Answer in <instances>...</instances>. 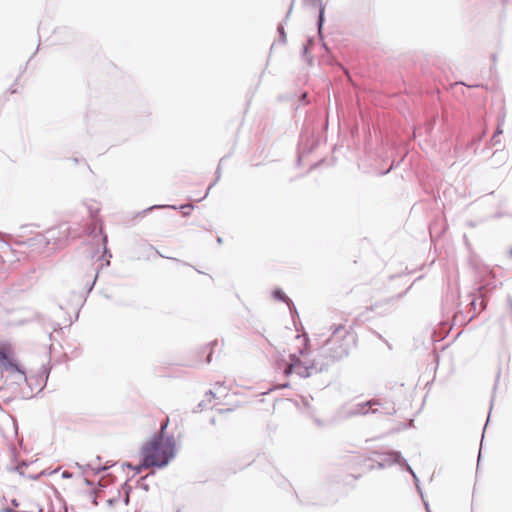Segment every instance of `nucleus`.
Masks as SVG:
<instances>
[{
    "label": "nucleus",
    "mask_w": 512,
    "mask_h": 512,
    "mask_svg": "<svg viewBox=\"0 0 512 512\" xmlns=\"http://www.w3.org/2000/svg\"><path fill=\"white\" fill-rule=\"evenodd\" d=\"M169 423L166 418L161 424L160 434L146 441L140 454L142 462L138 465L125 463L124 465L131 469L134 475L140 474L144 469L162 468L166 466L175 455V443L171 439H164V432Z\"/></svg>",
    "instance_id": "f257e3e1"
},
{
    "label": "nucleus",
    "mask_w": 512,
    "mask_h": 512,
    "mask_svg": "<svg viewBox=\"0 0 512 512\" xmlns=\"http://www.w3.org/2000/svg\"><path fill=\"white\" fill-rule=\"evenodd\" d=\"M358 336L344 325L337 326L326 342L327 351L334 361L348 357L357 347Z\"/></svg>",
    "instance_id": "f03ea898"
},
{
    "label": "nucleus",
    "mask_w": 512,
    "mask_h": 512,
    "mask_svg": "<svg viewBox=\"0 0 512 512\" xmlns=\"http://www.w3.org/2000/svg\"><path fill=\"white\" fill-rule=\"evenodd\" d=\"M230 389L222 383H215L208 392L205 393L199 407L202 410L214 409L219 406L229 404Z\"/></svg>",
    "instance_id": "7ed1b4c3"
},
{
    "label": "nucleus",
    "mask_w": 512,
    "mask_h": 512,
    "mask_svg": "<svg viewBox=\"0 0 512 512\" xmlns=\"http://www.w3.org/2000/svg\"><path fill=\"white\" fill-rule=\"evenodd\" d=\"M279 368L283 369L286 376L296 374L299 377L306 378L310 376L311 368L305 366L298 358L290 357V361L281 360L278 362Z\"/></svg>",
    "instance_id": "20e7f679"
},
{
    "label": "nucleus",
    "mask_w": 512,
    "mask_h": 512,
    "mask_svg": "<svg viewBox=\"0 0 512 512\" xmlns=\"http://www.w3.org/2000/svg\"><path fill=\"white\" fill-rule=\"evenodd\" d=\"M2 375L13 376L17 381L25 380V371L22 369L16 355L11 360H4L0 363Z\"/></svg>",
    "instance_id": "39448f33"
},
{
    "label": "nucleus",
    "mask_w": 512,
    "mask_h": 512,
    "mask_svg": "<svg viewBox=\"0 0 512 512\" xmlns=\"http://www.w3.org/2000/svg\"><path fill=\"white\" fill-rule=\"evenodd\" d=\"M2 375L13 376L17 381L25 380V371L22 369L16 355L11 360H4L0 363Z\"/></svg>",
    "instance_id": "423d86ee"
},
{
    "label": "nucleus",
    "mask_w": 512,
    "mask_h": 512,
    "mask_svg": "<svg viewBox=\"0 0 512 512\" xmlns=\"http://www.w3.org/2000/svg\"><path fill=\"white\" fill-rule=\"evenodd\" d=\"M13 345L9 341H0V363L15 356Z\"/></svg>",
    "instance_id": "0eeeda50"
},
{
    "label": "nucleus",
    "mask_w": 512,
    "mask_h": 512,
    "mask_svg": "<svg viewBox=\"0 0 512 512\" xmlns=\"http://www.w3.org/2000/svg\"><path fill=\"white\" fill-rule=\"evenodd\" d=\"M378 405H380V403L377 400L368 401L364 404L359 405V412H361L362 414H366L371 409L372 412L374 413L377 411V409L373 407Z\"/></svg>",
    "instance_id": "6e6552de"
},
{
    "label": "nucleus",
    "mask_w": 512,
    "mask_h": 512,
    "mask_svg": "<svg viewBox=\"0 0 512 512\" xmlns=\"http://www.w3.org/2000/svg\"><path fill=\"white\" fill-rule=\"evenodd\" d=\"M276 296H277V297H281L280 292H277V293H276Z\"/></svg>",
    "instance_id": "1a4fd4ad"
},
{
    "label": "nucleus",
    "mask_w": 512,
    "mask_h": 512,
    "mask_svg": "<svg viewBox=\"0 0 512 512\" xmlns=\"http://www.w3.org/2000/svg\"><path fill=\"white\" fill-rule=\"evenodd\" d=\"M509 254L512 257V248L510 249Z\"/></svg>",
    "instance_id": "9d476101"
}]
</instances>
